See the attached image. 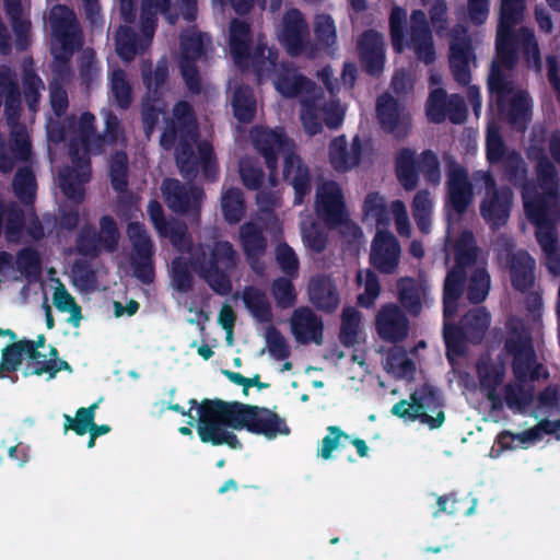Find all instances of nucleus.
<instances>
[{"instance_id":"6e6d98bb","label":"nucleus","mask_w":560,"mask_h":560,"mask_svg":"<svg viewBox=\"0 0 560 560\" xmlns=\"http://www.w3.org/2000/svg\"><path fill=\"white\" fill-rule=\"evenodd\" d=\"M160 235L168 237L174 248L180 253H188L192 248V240L184 222H170Z\"/></svg>"},{"instance_id":"bb28decb","label":"nucleus","mask_w":560,"mask_h":560,"mask_svg":"<svg viewBox=\"0 0 560 560\" xmlns=\"http://www.w3.org/2000/svg\"><path fill=\"white\" fill-rule=\"evenodd\" d=\"M273 83L276 90L284 97H295L302 93L312 95L317 91L315 83L303 74H298L295 70L285 62L279 65L275 72Z\"/></svg>"},{"instance_id":"864d4df0","label":"nucleus","mask_w":560,"mask_h":560,"mask_svg":"<svg viewBox=\"0 0 560 560\" xmlns=\"http://www.w3.org/2000/svg\"><path fill=\"white\" fill-rule=\"evenodd\" d=\"M238 172L243 185L248 190H259L261 188L265 173L258 161L250 158L241 159Z\"/></svg>"},{"instance_id":"a211bd4d","label":"nucleus","mask_w":560,"mask_h":560,"mask_svg":"<svg viewBox=\"0 0 560 560\" xmlns=\"http://www.w3.org/2000/svg\"><path fill=\"white\" fill-rule=\"evenodd\" d=\"M396 290L402 308L412 316L419 315L432 302L431 288L424 279L402 277L397 280Z\"/></svg>"},{"instance_id":"72a5a7b5","label":"nucleus","mask_w":560,"mask_h":560,"mask_svg":"<svg viewBox=\"0 0 560 560\" xmlns=\"http://www.w3.org/2000/svg\"><path fill=\"white\" fill-rule=\"evenodd\" d=\"M117 55L125 61H131L149 47L138 34L127 25H120L115 35Z\"/></svg>"},{"instance_id":"c756f323","label":"nucleus","mask_w":560,"mask_h":560,"mask_svg":"<svg viewBox=\"0 0 560 560\" xmlns=\"http://www.w3.org/2000/svg\"><path fill=\"white\" fill-rule=\"evenodd\" d=\"M504 372L505 368L501 362H492L488 359H482L478 363L481 389L486 393L493 407H500L502 405L501 393L497 389L503 380Z\"/></svg>"},{"instance_id":"de8ad7c7","label":"nucleus","mask_w":560,"mask_h":560,"mask_svg":"<svg viewBox=\"0 0 560 560\" xmlns=\"http://www.w3.org/2000/svg\"><path fill=\"white\" fill-rule=\"evenodd\" d=\"M314 44L316 50L318 48L328 49L334 46L337 39L336 25L334 19L326 13H320L314 20Z\"/></svg>"},{"instance_id":"4468645a","label":"nucleus","mask_w":560,"mask_h":560,"mask_svg":"<svg viewBox=\"0 0 560 560\" xmlns=\"http://www.w3.org/2000/svg\"><path fill=\"white\" fill-rule=\"evenodd\" d=\"M279 38L288 54L293 57L302 54L308 57L316 55L314 43L310 40L307 23L299 9H290L284 13Z\"/></svg>"},{"instance_id":"7ed1b4c3","label":"nucleus","mask_w":560,"mask_h":560,"mask_svg":"<svg viewBox=\"0 0 560 560\" xmlns=\"http://www.w3.org/2000/svg\"><path fill=\"white\" fill-rule=\"evenodd\" d=\"M454 230L447 229L446 250L453 252L455 267L447 273L444 283V316H453L456 310V301L462 291V279L466 277L467 296L472 303L482 302L490 291V276L485 268V260L479 255L474 244L470 232H463L452 244Z\"/></svg>"},{"instance_id":"b1692460","label":"nucleus","mask_w":560,"mask_h":560,"mask_svg":"<svg viewBox=\"0 0 560 560\" xmlns=\"http://www.w3.org/2000/svg\"><path fill=\"white\" fill-rule=\"evenodd\" d=\"M430 405L427 399L419 397L417 394H412L410 399H402L392 407V413L398 418L415 421L420 420L421 423L427 424L430 429L440 428L444 421L445 416L440 410L435 417L428 413Z\"/></svg>"},{"instance_id":"0eeeda50","label":"nucleus","mask_w":560,"mask_h":560,"mask_svg":"<svg viewBox=\"0 0 560 560\" xmlns=\"http://www.w3.org/2000/svg\"><path fill=\"white\" fill-rule=\"evenodd\" d=\"M77 128L79 138H72L69 142L72 166H67L59 173V186L65 197L79 205L85 197L84 185L92 176L90 144L92 140L95 142L97 136L95 116L91 112L82 113Z\"/></svg>"},{"instance_id":"4d7b16f0","label":"nucleus","mask_w":560,"mask_h":560,"mask_svg":"<svg viewBox=\"0 0 560 560\" xmlns=\"http://www.w3.org/2000/svg\"><path fill=\"white\" fill-rule=\"evenodd\" d=\"M110 90L117 105L127 109L132 102V89L127 80L125 70L118 68L110 77Z\"/></svg>"},{"instance_id":"aec40b11","label":"nucleus","mask_w":560,"mask_h":560,"mask_svg":"<svg viewBox=\"0 0 560 560\" xmlns=\"http://www.w3.org/2000/svg\"><path fill=\"white\" fill-rule=\"evenodd\" d=\"M401 255L397 238L389 232L378 231L371 245V264L383 273L396 272Z\"/></svg>"},{"instance_id":"603ef678","label":"nucleus","mask_w":560,"mask_h":560,"mask_svg":"<svg viewBox=\"0 0 560 560\" xmlns=\"http://www.w3.org/2000/svg\"><path fill=\"white\" fill-rule=\"evenodd\" d=\"M55 307L62 313H70L69 322L72 326L78 327L82 319L81 306L75 302L74 298L68 292L63 284L55 289L52 295Z\"/></svg>"},{"instance_id":"f03ea898","label":"nucleus","mask_w":560,"mask_h":560,"mask_svg":"<svg viewBox=\"0 0 560 560\" xmlns=\"http://www.w3.org/2000/svg\"><path fill=\"white\" fill-rule=\"evenodd\" d=\"M232 430H246L267 440L291 432L285 420L269 408L222 399L206 400L199 428L200 441L212 446L228 445L232 450H240L242 443Z\"/></svg>"},{"instance_id":"39448f33","label":"nucleus","mask_w":560,"mask_h":560,"mask_svg":"<svg viewBox=\"0 0 560 560\" xmlns=\"http://www.w3.org/2000/svg\"><path fill=\"white\" fill-rule=\"evenodd\" d=\"M254 148L265 159L271 185L277 184L278 154H283V180L294 189V205L303 203L312 190L308 166L294 152V143L282 130L260 128L253 135Z\"/></svg>"},{"instance_id":"4be33fe9","label":"nucleus","mask_w":560,"mask_h":560,"mask_svg":"<svg viewBox=\"0 0 560 560\" xmlns=\"http://www.w3.org/2000/svg\"><path fill=\"white\" fill-rule=\"evenodd\" d=\"M376 330L386 341L398 342L408 336L409 320L404 311L394 303L383 305L376 314Z\"/></svg>"},{"instance_id":"49530a36","label":"nucleus","mask_w":560,"mask_h":560,"mask_svg":"<svg viewBox=\"0 0 560 560\" xmlns=\"http://www.w3.org/2000/svg\"><path fill=\"white\" fill-rule=\"evenodd\" d=\"M128 155L125 151H116L109 160V178L112 187L117 192H126L128 189Z\"/></svg>"},{"instance_id":"e2e57ef3","label":"nucleus","mask_w":560,"mask_h":560,"mask_svg":"<svg viewBox=\"0 0 560 560\" xmlns=\"http://www.w3.org/2000/svg\"><path fill=\"white\" fill-rule=\"evenodd\" d=\"M3 215L4 233L9 241L18 240L24 229L25 215L24 211L15 203L9 205Z\"/></svg>"},{"instance_id":"13d9d810","label":"nucleus","mask_w":560,"mask_h":560,"mask_svg":"<svg viewBox=\"0 0 560 560\" xmlns=\"http://www.w3.org/2000/svg\"><path fill=\"white\" fill-rule=\"evenodd\" d=\"M125 140V131L117 115L107 112L105 115V129L102 135H97L95 145L101 148L104 144L115 145Z\"/></svg>"},{"instance_id":"bf43d9fd","label":"nucleus","mask_w":560,"mask_h":560,"mask_svg":"<svg viewBox=\"0 0 560 560\" xmlns=\"http://www.w3.org/2000/svg\"><path fill=\"white\" fill-rule=\"evenodd\" d=\"M385 369L396 377L407 378L415 372V364L402 349L392 350L386 358Z\"/></svg>"},{"instance_id":"052dcab7","label":"nucleus","mask_w":560,"mask_h":560,"mask_svg":"<svg viewBox=\"0 0 560 560\" xmlns=\"http://www.w3.org/2000/svg\"><path fill=\"white\" fill-rule=\"evenodd\" d=\"M171 278L173 287L180 293H187L192 290L194 277L188 261L182 257H176L172 261Z\"/></svg>"},{"instance_id":"7c9ffc66","label":"nucleus","mask_w":560,"mask_h":560,"mask_svg":"<svg viewBox=\"0 0 560 560\" xmlns=\"http://www.w3.org/2000/svg\"><path fill=\"white\" fill-rule=\"evenodd\" d=\"M230 52L238 66L249 59L252 45L250 24L244 20L233 19L230 23Z\"/></svg>"},{"instance_id":"412c9836","label":"nucleus","mask_w":560,"mask_h":560,"mask_svg":"<svg viewBox=\"0 0 560 560\" xmlns=\"http://www.w3.org/2000/svg\"><path fill=\"white\" fill-rule=\"evenodd\" d=\"M377 117L381 125L398 139L406 137L411 129L410 114L388 94L377 101Z\"/></svg>"},{"instance_id":"2f4dec72","label":"nucleus","mask_w":560,"mask_h":560,"mask_svg":"<svg viewBox=\"0 0 560 560\" xmlns=\"http://www.w3.org/2000/svg\"><path fill=\"white\" fill-rule=\"evenodd\" d=\"M279 52L276 47H269L262 37H258V43L253 50L249 51V59L253 69L259 80L271 79L278 71L280 62L278 61Z\"/></svg>"},{"instance_id":"4c0bfd02","label":"nucleus","mask_w":560,"mask_h":560,"mask_svg":"<svg viewBox=\"0 0 560 560\" xmlns=\"http://www.w3.org/2000/svg\"><path fill=\"white\" fill-rule=\"evenodd\" d=\"M301 121L304 131L310 136H315L323 131L324 120L320 109V95L316 92L302 98Z\"/></svg>"},{"instance_id":"dca6fc26","label":"nucleus","mask_w":560,"mask_h":560,"mask_svg":"<svg viewBox=\"0 0 560 560\" xmlns=\"http://www.w3.org/2000/svg\"><path fill=\"white\" fill-rule=\"evenodd\" d=\"M448 35L450 66L454 78L460 84H468L471 68L475 66V56L467 30L457 24L450 31Z\"/></svg>"},{"instance_id":"1a4fd4ad","label":"nucleus","mask_w":560,"mask_h":560,"mask_svg":"<svg viewBox=\"0 0 560 560\" xmlns=\"http://www.w3.org/2000/svg\"><path fill=\"white\" fill-rule=\"evenodd\" d=\"M48 23L52 38L51 54L56 61L55 71L59 75L69 74L70 59L82 46L75 13L66 4H56L49 11Z\"/></svg>"},{"instance_id":"f3484780","label":"nucleus","mask_w":560,"mask_h":560,"mask_svg":"<svg viewBox=\"0 0 560 560\" xmlns=\"http://www.w3.org/2000/svg\"><path fill=\"white\" fill-rule=\"evenodd\" d=\"M165 201L170 209L179 214L199 217L205 191L201 187H186L178 179H166L163 184Z\"/></svg>"},{"instance_id":"ea45409f","label":"nucleus","mask_w":560,"mask_h":560,"mask_svg":"<svg viewBox=\"0 0 560 560\" xmlns=\"http://www.w3.org/2000/svg\"><path fill=\"white\" fill-rule=\"evenodd\" d=\"M14 196L24 206H31L36 198L37 182L31 166L20 167L12 179Z\"/></svg>"},{"instance_id":"6e6552de","label":"nucleus","mask_w":560,"mask_h":560,"mask_svg":"<svg viewBox=\"0 0 560 560\" xmlns=\"http://www.w3.org/2000/svg\"><path fill=\"white\" fill-rule=\"evenodd\" d=\"M407 13L401 8L395 7L392 10L389 26L392 45L395 51L401 52L406 47H410L417 58L431 63L435 59V49L432 34L428 24L427 15L421 10H415L410 16L408 27V38L405 35Z\"/></svg>"},{"instance_id":"c9c22d12","label":"nucleus","mask_w":560,"mask_h":560,"mask_svg":"<svg viewBox=\"0 0 560 560\" xmlns=\"http://www.w3.org/2000/svg\"><path fill=\"white\" fill-rule=\"evenodd\" d=\"M535 260L526 252L520 250L512 257L511 278L515 289L525 291L534 283Z\"/></svg>"},{"instance_id":"0e129e2a","label":"nucleus","mask_w":560,"mask_h":560,"mask_svg":"<svg viewBox=\"0 0 560 560\" xmlns=\"http://www.w3.org/2000/svg\"><path fill=\"white\" fill-rule=\"evenodd\" d=\"M197 149L203 177L208 182H215L218 179L219 165L212 144L208 141H200L197 144Z\"/></svg>"},{"instance_id":"774afa93","label":"nucleus","mask_w":560,"mask_h":560,"mask_svg":"<svg viewBox=\"0 0 560 560\" xmlns=\"http://www.w3.org/2000/svg\"><path fill=\"white\" fill-rule=\"evenodd\" d=\"M271 294L281 308L293 306L296 300L294 285L287 277H279L272 281Z\"/></svg>"},{"instance_id":"ddd939ff","label":"nucleus","mask_w":560,"mask_h":560,"mask_svg":"<svg viewBox=\"0 0 560 560\" xmlns=\"http://www.w3.org/2000/svg\"><path fill=\"white\" fill-rule=\"evenodd\" d=\"M448 318L444 323V339L447 347V358L454 364L455 357L459 355L464 350L463 338L470 341H478L489 327L490 317L485 308H476L469 312L462 320L460 331L451 327Z\"/></svg>"},{"instance_id":"8fccbe9b","label":"nucleus","mask_w":560,"mask_h":560,"mask_svg":"<svg viewBox=\"0 0 560 560\" xmlns=\"http://www.w3.org/2000/svg\"><path fill=\"white\" fill-rule=\"evenodd\" d=\"M358 287L363 292L358 294V304L370 307L381 293L378 277L371 270L360 271L357 276Z\"/></svg>"},{"instance_id":"9d476101","label":"nucleus","mask_w":560,"mask_h":560,"mask_svg":"<svg viewBox=\"0 0 560 560\" xmlns=\"http://www.w3.org/2000/svg\"><path fill=\"white\" fill-rule=\"evenodd\" d=\"M240 261V256L229 241H217L210 250L203 278L213 292L219 295H229L232 291L230 273Z\"/></svg>"},{"instance_id":"09e8293b","label":"nucleus","mask_w":560,"mask_h":560,"mask_svg":"<svg viewBox=\"0 0 560 560\" xmlns=\"http://www.w3.org/2000/svg\"><path fill=\"white\" fill-rule=\"evenodd\" d=\"M141 75L147 93L163 92L162 88L168 79V65L165 59H160L153 69L151 62H143Z\"/></svg>"},{"instance_id":"f257e3e1","label":"nucleus","mask_w":560,"mask_h":560,"mask_svg":"<svg viewBox=\"0 0 560 560\" xmlns=\"http://www.w3.org/2000/svg\"><path fill=\"white\" fill-rule=\"evenodd\" d=\"M523 0H501L500 22L497 34V58L492 63L488 85L492 101L509 124L522 130L530 119L532 102L528 94L511 80V69L516 61V49L522 48L528 67L541 69L538 44L528 28L517 34L513 27L521 22Z\"/></svg>"},{"instance_id":"cd10ccee","label":"nucleus","mask_w":560,"mask_h":560,"mask_svg":"<svg viewBox=\"0 0 560 560\" xmlns=\"http://www.w3.org/2000/svg\"><path fill=\"white\" fill-rule=\"evenodd\" d=\"M97 404H93L90 407H81L75 411L74 418L65 413L63 415V431H73L77 435L82 436L84 434L93 433L94 436H101L110 432L108 424H96L95 423V411Z\"/></svg>"},{"instance_id":"2eb2a0df","label":"nucleus","mask_w":560,"mask_h":560,"mask_svg":"<svg viewBox=\"0 0 560 560\" xmlns=\"http://www.w3.org/2000/svg\"><path fill=\"white\" fill-rule=\"evenodd\" d=\"M486 142L488 161L490 163L502 162L508 179L514 184L522 183L526 176L524 161L518 153L505 148L495 122L488 125Z\"/></svg>"},{"instance_id":"a19ab883","label":"nucleus","mask_w":560,"mask_h":560,"mask_svg":"<svg viewBox=\"0 0 560 560\" xmlns=\"http://www.w3.org/2000/svg\"><path fill=\"white\" fill-rule=\"evenodd\" d=\"M15 267L28 283H34L38 281L42 276V257L37 249L23 247L16 253Z\"/></svg>"},{"instance_id":"9b49d317","label":"nucleus","mask_w":560,"mask_h":560,"mask_svg":"<svg viewBox=\"0 0 560 560\" xmlns=\"http://www.w3.org/2000/svg\"><path fill=\"white\" fill-rule=\"evenodd\" d=\"M314 211L317 219L329 230L346 225L349 221L343 191L335 180H324L316 187Z\"/></svg>"},{"instance_id":"69168bd1","label":"nucleus","mask_w":560,"mask_h":560,"mask_svg":"<svg viewBox=\"0 0 560 560\" xmlns=\"http://www.w3.org/2000/svg\"><path fill=\"white\" fill-rule=\"evenodd\" d=\"M77 130V118L74 115L66 116L62 120L49 119L47 124L48 140L55 144L63 142Z\"/></svg>"},{"instance_id":"338daca9","label":"nucleus","mask_w":560,"mask_h":560,"mask_svg":"<svg viewBox=\"0 0 560 560\" xmlns=\"http://www.w3.org/2000/svg\"><path fill=\"white\" fill-rule=\"evenodd\" d=\"M265 340L269 353L278 361L285 360L291 354L290 346L281 331L273 325H269L265 331Z\"/></svg>"},{"instance_id":"6ab92c4d","label":"nucleus","mask_w":560,"mask_h":560,"mask_svg":"<svg viewBox=\"0 0 560 560\" xmlns=\"http://www.w3.org/2000/svg\"><path fill=\"white\" fill-rule=\"evenodd\" d=\"M291 332L300 345L324 343V323L312 308L301 306L294 310L290 319Z\"/></svg>"},{"instance_id":"a878e982","label":"nucleus","mask_w":560,"mask_h":560,"mask_svg":"<svg viewBox=\"0 0 560 560\" xmlns=\"http://www.w3.org/2000/svg\"><path fill=\"white\" fill-rule=\"evenodd\" d=\"M358 49L361 62L370 74L376 75L383 71L386 61L385 43L380 33H364L359 40Z\"/></svg>"},{"instance_id":"473e14b6","label":"nucleus","mask_w":560,"mask_h":560,"mask_svg":"<svg viewBox=\"0 0 560 560\" xmlns=\"http://www.w3.org/2000/svg\"><path fill=\"white\" fill-rule=\"evenodd\" d=\"M540 412L547 413L538 423V429L547 433L560 432V396L557 388L549 387L539 396Z\"/></svg>"},{"instance_id":"f8f14e48","label":"nucleus","mask_w":560,"mask_h":560,"mask_svg":"<svg viewBox=\"0 0 560 560\" xmlns=\"http://www.w3.org/2000/svg\"><path fill=\"white\" fill-rule=\"evenodd\" d=\"M127 234L131 242L132 253L130 265L132 275L143 284H151L155 278L154 253L155 246L143 223L133 221L127 226Z\"/></svg>"},{"instance_id":"423d86ee","label":"nucleus","mask_w":560,"mask_h":560,"mask_svg":"<svg viewBox=\"0 0 560 560\" xmlns=\"http://www.w3.org/2000/svg\"><path fill=\"white\" fill-rule=\"evenodd\" d=\"M509 329L505 346L514 357L513 366L517 381L505 386L501 397L502 404L505 402L510 409L522 411L532 399L530 388L522 380L526 376L538 380L547 374L542 366L536 364L530 338L523 322L511 320Z\"/></svg>"},{"instance_id":"20e7f679","label":"nucleus","mask_w":560,"mask_h":560,"mask_svg":"<svg viewBox=\"0 0 560 560\" xmlns=\"http://www.w3.org/2000/svg\"><path fill=\"white\" fill-rule=\"evenodd\" d=\"M471 183L468 180L466 171L452 165L447 178V200L453 210L462 214L472 201V187L483 191L480 202L482 218L492 226L503 225L509 215L513 200L511 189L498 188L494 178L487 171L474 173Z\"/></svg>"},{"instance_id":"37998d69","label":"nucleus","mask_w":560,"mask_h":560,"mask_svg":"<svg viewBox=\"0 0 560 560\" xmlns=\"http://www.w3.org/2000/svg\"><path fill=\"white\" fill-rule=\"evenodd\" d=\"M221 210L223 218L228 223H238L245 214L243 191L236 187L225 190L221 198Z\"/></svg>"},{"instance_id":"f704fd0d","label":"nucleus","mask_w":560,"mask_h":560,"mask_svg":"<svg viewBox=\"0 0 560 560\" xmlns=\"http://www.w3.org/2000/svg\"><path fill=\"white\" fill-rule=\"evenodd\" d=\"M243 302L257 322L262 324L271 323L273 317L272 308L264 291L254 285L245 287L243 290Z\"/></svg>"},{"instance_id":"5fc2aeb1","label":"nucleus","mask_w":560,"mask_h":560,"mask_svg":"<svg viewBox=\"0 0 560 560\" xmlns=\"http://www.w3.org/2000/svg\"><path fill=\"white\" fill-rule=\"evenodd\" d=\"M18 161L27 162L32 156V143L24 125L11 127L10 143L8 145Z\"/></svg>"},{"instance_id":"79ce46f5","label":"nucleus","mask_w":560,"mask_h":560,"mask_svg":"<svg viewBox=\"0 0 560 560\" xmlns=\"http://www.w3.org/2000/svg\"><path fill=\"white\" fill-rule=\"evenodd\" d=\"M174 122L180 136H189L192 141L198 138V120L192 106L187 101H178L173 107Z\"/></svg>"},{"instance_id":"3c124183","label":"nucleus","mask_w":560,"mask_h":560,"mask_svg":"<svg viewBox=\"0 0 560 560\" xmlns=\"http://www.w3.org/2000/svg\"><path fill=\"white\" fill-rule=\"evenodd\" d=\"M233 113L241 122H249L256 113V101L250 91L244 88H237L233 94Z\"/></svg>"},{"instance_id":"e433bc0d","label":"nucleus","mask_w":560,"mask_h":560,"mask_svg":"<svg viewBox=\"0 0 560 560\" xmlns=\"http://www.w3.org/2000/svg\"><path fill=\"white\" fill-rule=\"evenodd\" d=\"M166 109L164 93L153 91L145 93L141 102V120L147 136H150Z\"/></svg>"},{"instance_id":"58836bf2","label":"nucleus","mask_w":560,"mask_h":560,"mask_svg":"<svg viewBox=\"0 0 560 560\" xmlns=\"http://www.w3.org/2000/svg\"><path fill=\"white\" fill-rule=\"evenodd\" d=\"M191 141L189 136H180L175 149V161L179 173L188 180L196 178L199 165V155H196Z\"/></svg>"},{"instance_id":"393cba45","label":"nucleus","mask_w":560,"mask_h":560,"mask_svg":"<svg viewBox=\"0 0 560 560\" xmlns=\"http://www.w3.org/2000/svg\"><path fill=\"white\" fill-rule=\"evenodd\" d=\"M4 97V114L8 125L13 127L19 122L21 112V92L15 73L8 66L0 67V106Z\"/></svg>"},{"instance_id":"680f3d73","label":"nucleus","mask_w":560,"mask_h":560,"mask_svg":"<svg viewBox=\"0 0 560 560\" xmlns=\"http://www.w3.org/2000/svg\"><path fill=\"white\" fill-rule=\"evenodd\" d=\"M100 236L101 246L108 253H114L119 244V230L116 220L109 215L104 214L100 219Z\"/></svg>"},{"instance_id":"c85d7f7f","label":"nucleus","mask_w":560,"mask_h":560,"mask_svg":"<svg viewBox=\"0 0 560 560\" xmlns=\"http://www.w3.org/2000/svg\"><path fill=\"white\" fill-rule=\"evenodd\" d=\"M308 298L311 303L320 311L332 313L339 305V293L326 276H315L308 282Z\"/></svg>"},{"instance_id":"c03bdc74","label":"nucleus","mask_w":560,"mask_h":560,"mask_svg":"<svg viewBox=\"0 0 560 560\" xmlns=\"http://www.w3.org/2000/svg\"><path fill=\"white\" fill-rule=\"evenodd\" d=\"M412 217L418 229L428 234L431 231V217L433 211V199L428 190H419L411 203Z\"/></svg>"},{"instance_id":"5701e85b","label":"nucleus","mask_w":560,"mask_h":560,"mask_svg":"<svg viewBox=\"0 0 560 560\" xmlns=\"http://www.w3.org/2000/svg\"><path fill=\"white\" fill-rule=\"evenodd\" d=\"M238 243L247 264L257 271L268 247L262 229L253 221L244 222L238 228Z\"/></svg>"},{"instance_id":"a18cd8bd","label":"nucleus","mask_w":560,"mask_h":560,"mask_svg":"<svg viewBox=\"0 0 560 560\" xmlns=\"http://www.w3.org/2000/svg\"><path fill=\"white\" fill-rule=\"evenodd\" d=\"M23 95L31 110H36L40 100V89L44 86L42 79L33 68V60L23 66L22 72Z\"/></svg>"}]
</instances>
